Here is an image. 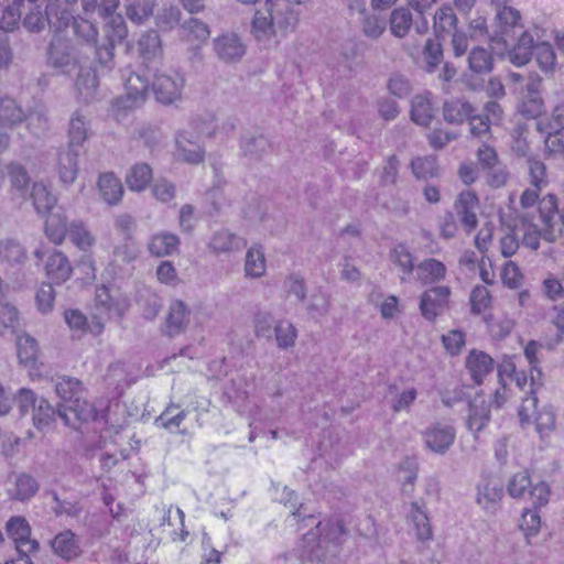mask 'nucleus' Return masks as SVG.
<instances>
[{
    "mask_svg": "<svg viewBox=\"0 0 564 564\" xmlns=\"http://www.w3.org/2000/svg\"><path fill=\"white\" fill-rule=\"evenodd\" d=\"M490 421V406L481 394H476L469 402L467 427L476 436Z\"/></svg>",
    "mask_w": 564,
    "mask_h": 564,
    "instance_id": "nucleus-24",
    "label": "nucleus"
},
{
    "mask_svg": "<svg viewBox=\"0 0 564 564\" xmlns=\"http://www.w3.org/2000/svg\"><path fill=\"white\" fill-rule=\"evenodd\" d=\"M275 324L274 316L270 312H258L254 316L256 335L267 339L272 338Z\"/></svg>",
    "mask_w": 564,
    "mask_h": 564,
    "instance_id": "nucleus-61",
    "label": "nucleus"
},
{
    "mask_svg": "<svg viewBox=\"0 0 564 564\" xmlns=\"http://www.w3.org/2000/svg\"><path fill=\"white\" fill-rule=\"evenodd\" d=\"M362 34L371 40L379 39L386 31V21L373 13H365L361 20Z\"/></svg>",
    "mask_w": 564,
    "mask_h": 564,
    "instance_id": "nucleus-54",
    "label": "nucleus"
},
{
    "mask_svg": "<svg viewBox=\"0 0 564 564\" xmlns=\"http://www.w3.org/2000/svg\"><path fill=\"white\" fill-rule=\"evenodd\" d=\"M411 167L419 180L434 178L440 175V166L434 155L417 156L412 160Z\"/></svg>",
    "mask_w": 564,
    "mask_h": 564,
    "instance_id": "nucleus-46",
    "label": "nucleus"
},
{
    "mask_svg": "<svg viewBox=\"0 0 564 564\" xmlns=\"http://www.w3.org/2000/svg\"><path fill=\"white\" fill-rule=\"evenodd\" d=\"M52 549L66 561L74 560L82 553L78 540L70 530L58 533L52 541Z\"/></svg>",
    "mask_w": 564,
    "mask_h": 564,
    "instance_id": "nucleus-35",
    "label": "nucleus"
},
{
    "mask_svg": "<svg viewBox=\"0 0 564 564\" xmlns=\"http://www.w3.org/2000/svg\"><path fill=\"white\" fill-rule=\"evenodd\" d=\"M67 217L63 210L50 213L44 223V234L46 238L56 246H59L68 236Z\"/></svg>",
    "mask_w": 564,
    "mask_h": 564,
    "instance_id": "nucleus-31",
    "label": "nucleus"
},
{
    "mask_svg": "<svg viewBox=\"0 0 564 564\" xmlns=\"http://www.w3.org/2000/svg\"><path fill=\"white\" fill-rule=\"evenodd\" d=\"M186 415L187 413L185 410H182L180 405L172 403L155 419V424L170 432H175L180 430Z\"/></svg>",
    "mask_w": 564,
    "mask_h": 564,
    "instance_id": "nucleus-43",
    "label": "nucleus"
},
{
    "mask_svg": "<svg viewBox=\"0 0 564 564\" xmlns=\"http://www.w3.org/2000/svg\"><path fill=\"white\" fill-rule=\"evenodd\" d=\"M128 299L121 294H112L105 285L97 288L95 307L97 317L120 319L128 310Z\"/></svg>",
    "mask_w": 564,
    "mask_h": 564,
    "instance_id": "nucleus-11",
    "label": "nucleus"
},
{
    "mask_svg": "<svg viewBox=\"0 0 564 564\" xmlns=\"http://www.w3.org/2000/svg\"><path fill=\"white\" fill-rule=\"evenodd\" d=\"M56 416H58L57 409L55 410L45 399H40L33 411V424L43 432L51 427Z\"/></svg>",
    "mask_w": 564,
    "mask_h": 564,
    "instance_id": "nucleus-49",
    "label": "nucleus"
},
{
    "mask_svg": "<svg viewBox=\"0 0 564 564\" xmlns=\"http://www.w3.org/2000/svg\"><path fill=\"white\" fill-rule=\"evenodd\" d=\"M415 280L422 285H436L446 280L448 269L436 258H425L415 265Z\"/></svg>",
    "mask_w": 564,
    "mask_h": 564,
    "instance_id": "nucleus-17",
    "label": "nucleus"
},
{
    "mask_svg": "<svg viewBox=\"0 0 564 564\" xmlns=\"http://www.w3.org/2000/svg\"><path fill=\"white\" fill-rule=\"evenodd\" d=\"M138 47L141 56L147 61L156 58L162 54L161 39L155 31L142 34L138 42Z\"/></svg>",
    "mask_w": 564,
    "mask_h": 564,
    "instance_id": "nucleus-50",
    "label": "nucleus"
},
{
    "mask_svg": "<svg viewBox=\"0 0 564 564\" xmlns=\"http://www.w3.org/2000/svg\"><path fill=\"white\" fill-rule=\"evenodd\" d=\"M246 246L247 240L243 237L228 229L216 230L207 245L208 249L216 256L239 252Z\"/></svg>",
    "mask_w": 564,
    "mask_h": 564,
    "instance_id": "nucleus-16",
    "label": "nucleus"
},
{
    "mask_svg": "<svg viewBox=\"0 0 564 564\" xmlns=\"http://www.w3.org/2000/svg\"><path fill=\"white\" fill-rule=\"evenodd\" d=\"M468 66L469 69L476 74L491 72L494 66L491 52L481 46L473 47L468 55Z\"/></svg>",
    "mask_w": 564,
    "mask_h": 564,
    "instance_id": "nucleus-45",
    "label": "nucleus"
},
{
    "mask_svg": "<svg viewBox=\"0 0 564 564\" xmlns=\"http://www.w3.org/2000/svg\"><path fill=\"white\" fill-rule=\"evenodd\" d=\"M210 36L208 24L197 18H189L180 26V39L191 48H199Z\"/></svg>",
    "mask_w": 564,
    "mask_h": 564,
    "instance_id": "nucleus-21",
    "label": "nucleus"
},
{
    "mask_svg": "<svg viewBox=\"0 0 564 564\" xmlns=\"http://www.w3.org/2000/svg\"><path fill=\"white\" fill-rule=\"evenodd\" d=\"M316 529L319 533L317 541L318 549L326 543H334L338 545L346 533L344 525L338 520H329L326 522L319 521Z\"/></svg>",
    "mask_w": 564,
    "mask_h": 564,
    "instance_id": "nucleus-42",
    "label": "nucleus"
},
{
    "mask_svg": "<svg viewBox=\"0 0 564 564\" xmlns=\"http://www.w3.org/2000/svg\"><path fill=\"white\" fill-rule=\"evenodd\" d=\"M124 95L118 97L112 104L113 112L119 117L120 110L133 109L141 106L147 98L150 82L141 72L123 73Z\"/></svg>",
    "mask_w": 564,
    "mask_h": 564,
    "instance_id": "nucleus-7",
    "label": "nucleus"
},
{
    "mask_svg": "<svg viewBox=\"0 0 564 564\" xmlns=\"http://www.w3.org/2000/svg\"><path fill=\"white\" fill-rule=\"evenodd\" d=\"M76 2L77 0H70V6H68V8L70 9L72 13L74 11L73 7L76 4ZM70 22H73L75 34L86 42L88 48L96 44L98 32L96 26L90 21L82 18L75 19L72 14L69 23Z\"/></svg>",
    "mask_w": 564,
    "mask_h": 564,
    "instance_id": "nucleus-48",
    "label": "nucleus"
},
{
    "mask_svg": "<svg viewBox=\"0 0 564 564\" xmlns=\"http://www.w3.org/2000/svg\"><path fill=\"white\" fill-rule=\"evenodd\" d=\"M152 180V170L147 163L134 164L126 176L129 189L143 191Z\"/></svg>",
    "mask_w": 564,
    "mask_h": 564,
    "instance_id": "nucleus-44",
    "label": "nucleus"
},
{
    "mask_svg": "<svg viewBox=\"0 0 564 564\" xmlns=\"http://www.w3.org/2000/svg\"><path fill=\"white\" fill-rule=\"evenodd\" d=\"M55 391L63 401L57 408L58 417L66 426L80 430L83 424L100 422L94 404L84 398V388L79 380L61 377L55 383Z\"/></svg>",
    "mask_w": 564,
    "mask_h": 564,
    "instance_id": "nucleus-2",
    "label": "nucleus"
},
{
    "mask_svg": "<svg viewBox=\"0 0 564 564\" xmlns=\"http://www.w3.org/2000/svg\"><path fill=\"white\" fill-rule=\"evenodd\" d=\"M391 260L401 269L403 273V275L401 276L402 281H405L406 276H409L411 273L415 271L413 256L408 249V247L403 243H399L392 249Z\"/></svg>",
    "mask_w": 564,
    "mask_h": 564,
    "instance_id": "nucleus-52",
    "label": "nucleus"
},
{
    "mask_svg": "<svg viewBox=\"0 0 564 564\" xmlns=\"http://www.w3.org/2000/svg\"><path fill=\"white\" fill-rule=\"evenodd\" d=\"M539 216L530 218L528 214L523 218V239L525 247L538 250L540 239L547 242H554L560 236V230L555 228L554 218L557 212V202L554 195H546L539 200Z\"/></svg>",
    "mask_w": 564,
    "mask_h": 564,
    "instance_id": "nucleus-3",
    "label": "nucleus"
},
{
    "mask_svg": "<svg viewBox=\"0 0 564 564\" xmlns=\"http://www.w3.org/2000/svg\"><path fill=\"white\" fill-rule=\"evenodd\" d=\"M152 77L151 88L159 104L170 106L183 100L186 86L183 73L174 68L158 69Z\"/></svg>",
    "mask_w": 564,
    "mask_h": 564,
    "instance_id": "nucleus-5",
    "label": "nucleus"
},
{
    "mask_svg": "<svg viewBox=\"0 0 564 564\" xmlns=\"http://www.w3.org/2000/svg\"><path fill=\"white\" fill-rule=\"evenodd\" d=\"M457 18L449 6L441 7L434 15V30L436 32H449L455 29Z\"/></svg>",
    "mask_w": 564,
    "mask_h": 564,
    "instance_id": "nucleus-59",
    "label": "nucleus"
},
{
    "mask_svg": "<svg viewBox=\"0 0 564 564\" xmlns=\"http://www.w3.org/2000/svg\"><path fill=\"white\" fill-rule=\"evenodd\" d=\"M182 12L176 6H169L161 9L156 17V24L162 30H173L178 25Z\"/></svg>",
    "mask_w": 564,
    "mask_h": 564,
    "instance_id": "nucleus-62",
    "label": "nucleus"
},
{
    "mask_svg": "<svg viewBox=\"0 0 564 564\" xmlns=\"http://www.w3.org/2000/svg\"><path fill=\"white\" fill-rule=\"evenodd\" d=\"M406 518L408 521L413 525L417 540L427 541L432 539V527L424 501H412L410 503Z\"/></svg>",
    "mask_w": 564,
    "mask_h": 564,
    "instance_id": "nucleus-22",
    "label": "nucleus"
},
{
    "mask_svg": "<svg viewBox=\"0 0 564 564\" xmlns=\"http://www.w3.org/2000/svg\"><path fill=\"white\" fill-rule=\"evenodd\" d=\"M28 115L23 107L12 97L4 96L0 98V127L12 129L23 121Z\"/></svg>",
    "mask_w": 564,
    "mask_h": 564,
    "instance_id": "nucleus-28",
    "label": "nucleus"
},
{
    "mask_svg": "<svg viewBox=\"0 0 564 564\" xmlns=\"http://www.w3.org/2000/svg\"><path fill=\"white\" fill-rule=\"evenodd\" d=\"M7 533L13 540L17 552H34L39 543L30 539L31 528L23 517H12L7 522Z\"/></svg>",
    "mask_w": 564,
    "mask_h": 564,
    "instance_id": "nucleus-18",
    "label": "nucleus"
},
{
    "mask_svg": "<svg viewBox=\"0 0 564 564\" xmlns=\"http://www.w3.org/2000/svg\"><path fill=\"white\" fill-rule=\"evenodd\" d=\"M245 275L249 279H260L267 272V259L260 245H252L245 256Z\"/></svg>",
    "mask_w": 564,
    "mask_h": 564,
    "instance_id": "nucleus-34",
    "label": "nucleus"
},
{
    "mask_svg": "<svg viewBox=\"0 0 564 564\" xmlns=\"http://www.w3.org/2000/svg\"><path fill=\"white\" fill-rule=\"evenodd\" d=\"M456 430L453 424L444 421L431 424L423 433L425 446L433 453L443 455L454 444Z\"/></svg>",
    "mask_w": 564,
    "mask_h": 564,
    "instance_id": "nucleus-12",
    "label": "nucleus"
},
{
    "mask_svg": "<svg viewBox=\"0 0 564 564\" xmlns=\"http://www.w3.org/2000/svg\"><path fill=\"white\" fill-rule=\"evenodd\" d=\"M29 1L35 2L36 0ZM68 6H70V0H51L46 7L47 23L56 32H62L69 25L72 12Z\"/></svg>",
    "mask_w": 564,
    "mask_h": 564,
    "instance_id": "nucleus-32",
    "label": "nucleus"
},
{
    "mask_svg": "<svg viewBox=\"0 0 564 564\" xmlns=\"http://www.w3.org/2000/svg\"><path fill=\"white\" fill-rule=\"evenodd\" d=\"M474 112V107L467 100L462 98L447 100L443 106V116L445 121L454 124H462L466 120H469Z\"/></svg>",
    "mask_w": 564,
    "mask_h": 564,
    "instance_id": "nucleus-36",
    "label": "nucleus"
},
{
    "mask_svg": "<svg viewBox=\"0 0 564 564\" xmlns=\"http://www.w3.org/2000/svg\"><path fill=\"white\" fill-rule=\"evenodd\" d=\"M542 386L543 382L538 381L532 376L530 390L527 393L528 395L522 399L518 415L522 427L534 424L540 437L545 438L555 430L556 416L551 405L538 406V392Z\"/></svg>",
    "mask_w": 564,
    "mask_h": 564,
    "instance_id": "nucleus-4",
    "label": "nucleus"
},
{
    "mask_svg": "<svg viewBox=\"0 0 564 564\" xmlns=\"http://www.w3.org/2000/svg\"><path fill=\"white\" fill-rule=\"evenodd\" d=\"M180 238L169 231H160L152 235L148 242L150 254L162 258L173 254L178 250Z\"/></svg>",
    "mask_w": 564,
    "mask_h": 564,
    "instance_id": "nucleus-29",
    "label": "nucleus"
},
{
    "mask_svg": "<svg viewBox=\"0 0 564 564\" xmlns=\"http://www.w3.org/2000/svg\"><path fill=\"white\" fill-rule=\"evenodd\" d=\"M533 48H535L533 35L529 31H524L517 44L509 51L508 58L513 65L523 66L531 59Z\"/></svg>",
    "mask_w": 564,
    "mask_h": 564,
    "instance_id": "nucleus-38",
    "label": "nucleus"
},
{
    "mask_svg": "<svg viewBox=\"0 0 564 564\" xmlns=\"http://www.w3.org/2000/svg\"><path fill=\"white\" fill-rule=\"evenodd\" d=\"M189 323V311L184 302L175 300L170 304L164 329L169 336L183 333Z\"/></svg>",
    "mask_w": 564,
    "mask_h": 564,
    "instance_id": "nucleus-26",
    "label": "nucleus"
},
{
    "mask_svg": "<svg viewBox=\"0 0 564 564\" xmlns=\"http://www.w3.org/2000/svg\"><path fill=\"white\" fill-rule=\"evenodd\" d=\"M273 334L275 336L276 345L281 349L293 347L297 338V330L295 326L286 319L276 322Z\"/></svg>",
    "mask_w": 564,
    "mask_h": 564,
    "instance_id": "nucleus-51",
    "label": "nucleus"
},
{
    "mask_svg": "<svg viewBox=\"0 0 564 564\" xmlns=\"http://www.w3.org/2000/svg\"><path fill=\"white\" fill-rule=\"evenodd\" d=\"M434 112L435 106L431 93L419 94L412 98L410 116L417 126L427 127L434 118Z\"/></svg>",
    "mask_w": 564,
    "mask_h": 564,
    "instance_id": "nucleus-25",
    "label": "nucleus"
},
{
    "mask_svg": "<svg viewBox=\"0 0 564 564\" xmlns=\"http://www.w3.org/2000/svg\"><path fill=\"white\" fill-rule=\"evenodd\" d=\"M70 242L84 253H89L96 246V237L83 220H73L68 226Z\"/></svg>",
    "mask_w": 564,
    "mask_h": 564,
    "instance_id": "nucleus-33",
    "label": "nucleus"
},
{
    "mask_svg": "<svg viewBox=\"0 0 564 564\" xmlns=\"http://www.w3.org/2000/svg\"><path fill=\"white\" fill-rule=\"evenodd\" d=\"M17 355L20 364L34 368L39 358V347L35 338L29 334L19 335L17 338Z\"/></svg>",
    "mask_w": 564,
    "mask_h": 564,
    "instance_id": "nucleus-40",
    "label": "nucleus"
},
{
    "mask_svg": "<svg viewBox=\"0 0 564 564\" xmlns=\"http://www.w3.org/2000/svg\"><path fill=\"white\" fill-rule=\"evenodd\" d=\"M531 484L529 474L521 471L512 476L507 490L512 498H522L525 494H529Z\"/></svg>",
    "mask_w": 564,
    "mask_h": 564,
    "instance_id": "nucleus-64",
    "label": "nucleus"
},
{
    "mask_svg": "<svg viewBox=\"0 0 564 564\" xmlns=\"http://www.w3.org/2000/svg\"><path fill=\"white\" fill-rule=\"evenodd\" d=\"M80 50L59 35L54 36L48 51V63L63 73H70L85 61L79 56Z\"/></svg>",
    "mask_w": 564,
    "mask_h": 564,
    "instance_id": "nucleus-8",
    "label": "nucleus"
},
{
    "mask_svg": "<svg viewBox=\"0 0 564 564\" xmlns=\"http://www.w3.org/2000/svg\"><path fill=\"white\" fill-rule=\"evenodd\" d=\"M283 289L288 296H294L299 302L306 297L305 282L300 274H289L283 282Z\"/></svg>",
    "mask_w": 564,
    "mask_h": 564,
    "instance_id": "nucleus-63",
    "label": "nucleus"
},
{
    "mask_svg": "<svg viewBox=\"0 0 564 564\" xmlns=\"http://www.w3.org/2000/svg\"><path fill=\"white\" fill-rule=\"evenodd\" d=\"M516 356H505L498 365V378L499 382H507V380H513L517 387L525 394L530 390V381L524 371L517 370Z\"/></svg>",
    "mask_w": 564,
    "mask_h": 564,
    "instance_id": "nucleus-30",
    "label": "nucleus"
},
{
    "mask_svg": "<svg viewBox=\"0 0 564 564\" xmlns=\"http://www.w3.org/2000/svg\"><path fill=\"white\" fill-rule=\"evenodd\" d=\"M75 79L76 97L78 101L89 104L97 98L98 79L95 69L85 61L78 67Z\"/></svg>",
    "mask_w": 564,
    "mask_h": 564,
    "instance_id": "nucleus-14",
    "label": "nucleus"
},
{
    "mask_svg": "<svg viewBox=\"0 0 564 564\" xmlns=\"http://www.w3.org/2000/svg\"><path fill=\"white\" fill-rule=\"evenodd\" d=\"M243 4H253L258 0H237ZM304 0H265L258 9L251 22V33L259 42L269 43L288 32L294 31L299 20V6Z\"/></svg>",
    "mask_w": 564,
    "mask_h": 564,
    "instance_id": "nucleus-1",
    "label": "nucleus"
},
{
    "mask_svg": "<svg viewBox=\"0 0 564 564\" xmlns=\"http://www.w3.org/2000/svg\"><path fill=\"white\" fill-rule=\"evenodd\" d=\"M214 51L224 62L239 61L246 53V46L238 34L225 32L214 39Z\"/></svg>",
    "mask_w": 564,
    "mask_h": 564,
    "instance_id": "nucleus-15",
    "label": "nucleus"
},
{
    "mask_svg": "<svg viewBox=\"0 0 564 564\" xmlns=\"http://www.w3.org/2000/svg\"><path fill=\"white\" fill-rule=\"evenodd\" d=\"M412 26V13L408 8H397L390 15V32L395 37H404Z\"/></svg>",
    "mask_w": 564,
    "mask_h": 564,
    "instance_id": "nucleus-47",
    "label": "nucleus"
},
{
    "mask_svg": "<svg viewBox=\"0 0 564 564\" xmlns=\"http://www.w3.org/2000/svg\"><path fill=\"white\" fill-rule=\"evenodd\" d=\"M539 131L561 132L564 129V105H557L552 111L551 118L540 119L536 122Z\"/></svg>",
    "mask_w": 564,
    "mask_h": 564,
    "instance_id": "nucleus-58",
    "label": "nucleus"
},
{
    "mask_svg": "<svg viewBox=\"0 0 564 564\" xmlns=\"http://www.w3.org/2000/svg\"><path fill=\"white\" fill-rule=\"evenodd\" d=\"M45 273L51 282L62 284L70 278L73 267L64 252L54 250L45 262Z\"/></svg>",
    "mask_w": 564,
    "mask_h": 564,
    "instance_id": "nucleus-23",
    "label": "nucleus"
},
{
    "mask_svg": "<svg viewBox=\"0 0 564 564\" xmlns=\"http://www.w3.org/2000/svg\"><path fill=\"white\" fill-rule=\"evenodd\" d=\"M97 188L101 199L110 206L118 205L122 199V183L112 172H105L99 175Z\"/></svg>",
    "mask_w": 564,
    "mask_h": 564,
    "instance_id": "nucleus-27",
    "label": "nucleus"
},
{
    "mask_svg": "<svg viewBox=\"0 0 564 564\" xmlns=\"http://www.w3.org/2000/svg\"><path fill=\"white\" fill-rule=\"evenodd\" d=\"M423 56L426 63V69L431 73L434 72L443 59V47L437 39H429L426 41Z\"/></svg>",
    "mask_w": 564,
    "mask_h": 564,
    "instance_id": "nucleus-57",
    "label": "nucleus"
},
{
    "mask_svg": "<svg viewBox=\"0 0 564 564\" xmlns=\"http://www.w3.org/2000/svg\"><path fill=\"white\" fill-rule=\"evenodd\" d=\"M105 32L110 44L121 43L128 34L123 18L120 14L111 15L106 22Z\"/></svg>",
    "mask_w": 564,
    "mask_h": 564,
    "instance_id": "nucleus-53",
    "label": "nucleus"
},
{
    "mask_svg": "<svg viewBox=\"0 0 564 564\" xmlns=\"http://www.w3.org/2000/svg\"><path fill=\"white\" fill-rule=\"evenodd\" d=\"M203 126L200 121H192L175 134V158L188 164H199L205 159L202 144Z\"/></svg>",
    "mask_w": 564,
    "mask_h": 564,
    "instance_id": "nucleus-6",
    "label": "nucleus"
},
{
    "mask_svg": "<svg viewBox=\"0 0 564 564\" xmlns=\"http://www.w3.org/2000/svg\"><path fill=\"white\" fill-rule=\"evenodd\" d=\"M88 134L89 121L82 112L75 111L68 126V148L82 147L88 139Z\"/></svg>",
    "mask_w": 564,
    "mask_h": 564,
    "instance_id": "nucleus-39",
    "label": "nucleus"
},
{
    "mask_svg": "<svg viewBox=\"0 0 564 564\" xmlns=\"http://www.w3.org/2000/svg\"><path fill=\"white\" fill-rule=\"evenodd\" d=\"M25 258L23 247L14 240L0 242V261L9 264L20 263Z\"/></svg>",
    "mask_w": 564,
    "mask_h": 564,
    "instance_id": "nucleus-56",
    "label": "nucleus"
},
{
    "mask_svg": "<svg viewBox=\"0 0 564 564\" xmlns=\"http://www.w3.org/2000/svg\"><path fill=\"white\" fill-rule=\"evenodd\" d=\"M465 367L474 383L481 384L484 379L492 372L495 361L485 351L473 349L466 357Z\"/></svg>",
    "mask_w": 564,
    "mask_h": 564,
    "instance_id": "nucleus-20",
    "label": "nucleus"
},
{
    "mask_svg": "<svg viewBox=\"0 0 564 564\" xmlns=\"http://www.w3.org/2000/svg\"><path fill=\"white\" fill-rule=\"evenodd\" d=\"M518 110L525 118H539L544 111V101L541 95H523Z\"/></svg>",
    "mask_w": 564,
    "mask_h": 564,
    "instance_id": "nucleus-55",
    "label": "nucleus"
},
{
    "mask_svg": "<svg viewBox=\"0 0 564 564\" xmlns=\"http://www.w3.org/2000/svg\"><path fill=\"white\" fill-rule=\"evenodd\" d=\"M452 290L447 285H435L425 290L419 302V308L422 316L434 322L449 306Z\"/></svg>",
    "mask_w": 564,
    "mask_h": 564,
    "instance_id": "nucleus-9",
    "label": "nucleus"
},
{
    "mask_svg": "<svg viewBox=\"0 0 564 564\" xmlns=\"http://www.w3.org/2000/svg\"><path fill=\"white\" fill-rule=\"evenodd\" d=\"M520 529L528 541L535 536L541 529V517L536 510L525 509L522 512Z\"/></svg>",
    "mask_w": 564,
    "mask_h": 564,
    "instance_id": "nucleus-60",
    "label": "nucleus"
},
{
    "mask_svg": "<svg viewBox=\"0 0 564 564\" xmlns=\"http://www.w3.org/2000/svg\"><path fill=\"white\" fill-rule=\"evenodd\" d=\"M476 503L487 513L495 514L500 509L503 486L498 477L482 475L476 487Z\"/></svg>",
    "mask_w": 564,
    "mask_h": 564,
    "instance_id": "nucleus-10",
    "label": "nucleus"
},
{
    "mask_svg": "<svg viewBox=\"0 0 564 564\" xmlns=\"http://www.w3.org/2000/svg\"><path fill=\"white\" fill-rule=\"evenodd\" d=\"M511 2L512 0H490V6L495 11L497 33L501 35H507L523 25L521 12Z\"/></svg>",
    "mask_w": 564,
    "mask_h": 564,
    "instance_id": "nucleus-13",
    "label": "nucleus"
},
{
    "mask_svg": "<svg viewBox=\"0 0 564 564\" xmlns=\"http://www.w3.org/2000/svg\"><path fill=\"white\" fill-rule=\"evenodd\" d=\"M30 196L37 214L51 212L57 203L56 196L42 182L33 183Z\"/></svg>",
    "mask_w": 564,
    "mask_h": 564,
    "instance_id": "nucleus-41",
    "label": "nucleus"
},
{
    "mask_svg": "<svg viewBox=\"0 0 564 564\" xmlns=\"http://www.w3.org/2000/svg\"><path fill=\"white\" fill-rule=\"evenodd\" d=\"M79 153L73 148H68L58 155V175L64 184H73L78 173Z\"/></svg>",
    "mask_w": 564,
    "mask_h": 564,
    "instance_id": "nucleus-37",
    "label": "nucleus"
},
{
    "mask_svg": "<svg viewBox=\"0 0 564 564\" xmlns=\"http://www.w3.org/2000/svg\"><path fill=\"white\" fill-rule=\"evenodd\" d=\"M39 490L40 484L36 478L22 471L11 476L7 494L10 499L24 502L31 500Z\"/></svg>",
    "mask_w": 564,
    "mask_h": 564,
    "instance_id": "nucleus-19",
    "label": "nucleus"
}]
</instances>
